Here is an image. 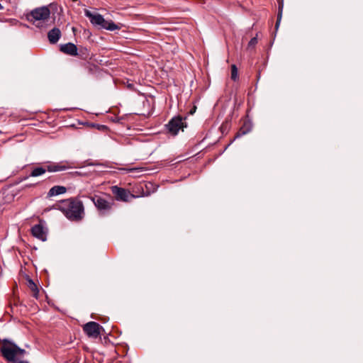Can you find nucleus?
Listing matches in <instances>:
<instances>
[{
    "label": "nucleus",
    "instance_id": "nucleus-18",
    "mask_svg": "<svg viewBox=\"0 0 363 363\" xmlns=\"http://www.w3.org/2000/svg\"><path fill=\"white\" fill-rule=\"evenodd\" d=\"M79 52L81 54H86L87 53V49L86 48H82L79 49Z\"/></svg>",
    "mask_w": 363,
    "mask_h": 363
},
{
    "label": "nucleus",
    "instance_id": "nucleus-9",
    "mask_svg": "<svg viewBox=\"0 0 363 363\" xmlns=\"http://www.w3.org/2000/svg\"><path fill=\"white\" fill-rule=\"evenodd\" d=\"M50 11L48 7L43 6L34 9L30 16L35 21H45L49 18Z\"/></svg>",
    "mask_w": 363,
    "mask_h": 363
},
{
    "label": "nucleus",
    "instance_id": "nucleus-1",
    "mask_svg": "<svg viewBox=\"0 0 363 363\" xmlns=\"http://www.w3.org/2000/svg\"><path fill=\"white\" fill-rule=\"evenodd\" d=\"M50 209L60 211L67 219L72 221H79L84 216L83 203L77 198L61 200L55 203Z\"/></svg>",
    "mask_w": 363,
    "mask_h": 363
},
{
    "label": "nucleus",
    "instance_id": "nucleus-3",
    "mask_svg": "<svg viewBox=\"0 0 363 363\" xmlns=\"http://www.w3.org/2000/svg\"><path fill=\"white\" fill-rule=\"evenodd\" d=\"M0 350L2 356L9 362H15L23 352L15 344L6 339L1 340Z\"/></svg>",
    "mask_w": 363,
    "mask_h": 363
},
{
    "label": "nucleus",
    "instance_id": "nucleus-19",
    "mask_svg": "<svg viewBox=\"0 0 363 363\" xmlns=\"http://www.w3.org/2000/svg\"><path fill=\"white\" fill-rule=\"evenodd\" d=\"M256 42H257V39H256L255 38H252V39H251V40H250V45H253V44H255Z\"/></svg>",
    "mask_w": 363,
    "mask_h": 363
},
{
    "label": "nucleus",
    "instance_id": "nucleus-15",
    "mask_svg": "<svg viewBox=\"0 0 363 363\" xmlns=\"http://www.w3.org/2000/svg\"><path fill=\"white\" fill-rule=\"evenodd\" d=\"M251 130V125L249 123L245 122L243 125L240 128L238 132L236 133L234 140L238 138L247 133Z\"/></svg>",
    "mask_w": 363,
    "mask_h": 363
},
{
    "label": "nucleus",
    "instance_id": "nucleus-8",
    "mask_svg": "<svg viewBox=\"0 0 363 363\" xmlns=\"http://www.w3.org/2000/svg\"><path fill=\"white\" fill-rule=\"evenodd\" d=\"M91 201L96 208L103 213L110 211L113 206V203L108 201L106 199L99 196H94L91 197Z\"/></svg>",
    "mask_w": 363,
    "mask_h": 363
},
{
    "label": "nucleus",
    "instance_id": "nucleus-24",
    "mask_svg": "<svg viewBox=\"0 0 363 363\" xmlns=\"http://www.w3.org/2000/svg\"><path fill=\"white\" fill-rule=\"evenodd\" d=\"M24 363H28V362H24Z\"/></svg>",
    "mask_w": 363,
    "mask_h": 363
},
{
    "label": "nucleus",
    "instance_id": "nucleus-21",
    "mask_svg": "<svg viewBox=\"0 0 363 363\" xmlns=\"http://www.w3.org/2000/svg\"><path fill=\"white\" fill-rule=\"evenodd\" d=\"M195 109H196V107L194 108V109H192V111H191V113H193L194 111H195Z\"/></svg>",
    "mask_w": 363,
    "mask_h": 363
},
{
    "label": "nucleus",
    "instance_id": "nucleus-4",
    "mask_svg": "<svg viewBox=\"0 0 363 363\" xmlns=\"http://www.w3.org/2000/svg\"><path fill=\"white\" fill-rule=\"evenodd\" d=\"M85 15L89 18L93 25L99 26L102 28L111 31L120 29L119 26L115 24L112 21H106L101 14H93L91 11L86 10Z\"/></svg>",
    "mask_w": 363,
    "mask_h": 363
},
{
    "label": "nucleus",
    "instance_id": "nucleus-5",
    "mask_svg": "<svg viewBox=\"0 0 363 363\" xmlns=\"http://www.w3.org/2000/svg\"><path fill=\"white\" fill-rule=\"evenodd\" d=\"M111 190L112 194H113L115 199L116 201H123V202H128L130 201V199L137 198L139 196H135L134 194H131L130 191L119 187L118 186H113L111 187Z\"/></svg>",
    "mask_w": 363,
    "mask_h": 363
},
{
    "label": "nucleus",
    "instance_id": "nucleus-10",
    "mask_svg": "<svg viewBox=\"0 0 363 363\" xmlns=\"http://www.w3.org/2000/svg\"><path fill=\"white\" fill-rule=\"evenodd\" d=\"M32 235L40 240L45 241L47 238V230L40 223L31 228Z\"/></svg>",
    "mask_w": 363,
    "mask_h": 363
},
{
    "label": "nucleus",
    "instance_id": "nucleus-22",
    "mask_svg": "<svg viewBox=\"0 0 363 363\" xmlns=\"http://www.w3.org/2000/svg\"><path fill=\"white\" fill-rule=\"evenodd\" d=\"M195 109H196V107L194 108V109H192V111H191V113H193L194 111H195Z\"/></svg>",
    "mask_w": 363,
    "mask_h": 363
},
{
    "label": "nucleus",
    "instance_id": "nucleus-17",
    "mask_svg": "<svg viewBox=\"0 0 363 363\" xmlns=\"http://www.w3.org/2000/svg\"><path fill=\"white\" fill-rule=\"evenodd\" d=\"M121 170L124 171L125 172H141L143 168L141 167H133V168H121Z\"/></svg>",
    "mask_w": 363,
    "mask_h": 363
},
{
    "label": "nucleus",
    "instance_id": "nucleus-23",
    "mask_svg": "<svg viewBox=\"0 0 363 363\" xmlns=\"http://www.w3.org/2000/svg\"><path fill=\"white\" fill-rule=\"evenodd\" d=\"M11 363H15V362H10ZM18 363H23V362H19Z\"/></svg>",
    "mask_w": 363,
    "mask_h": 363
},
{
    "label": "nucleus",
    "instance_id": "nucleus-13",
    "mask_svg": "<svg viewBox=\"0 0 363 363\" xmlns=\"http://www.w3.org/2000/svg\"><path fill=\"white\" fill-rule=\"evenodd\" d=\"M67 192V188L63 186H54L48 192L47 197L51 198L58 195L64 194Z\"/></svg>",
    "mask_w": 363,
    "mask_h": 363
},
{
    "label": "nucleus",
    "instance_id": "nucleus-14",
    "mask_svg": "<svg viewBox=\"0 0 363 363\" xmlns=\"http://www.w3.org/2000/svg\"><path fill=\"white\" fill-rule=\"evenodd\" d=\"M61 36V31L58 28H53L48 33L49 42L52 44L56 43Z\"/></svg>",
    "mask_w": 363,
    "mask_h": 363
},
{
    "label": "nucleus",
    "instance_id": "nucleus-7",
    "mask_svg": "<svg viewBox=\"0 0 363 363\" xmlns=\"http://www.w3.org/2000/svg\"><path fill=\"white\" fill-rule=\"evenodd\" d=\"M168 131L173 135H176L179 130L184 128L183 118L180 116L173 118L167 125Z\"/></svg>",
    "mask_w": 363,
    "mask_h": 363
},
{
    "label": "nucleus",
    "instance_id": "nucleus-2",
    "mask_svg": "<svg viewBox=\"0 0 363 363\" xmlns=\"http://www.w3.org/2000/svg\"><path fill=\"white\" fill-rule=\"evenodd\" d=\"M72 165L69 162H60L59 163H49L44 167H35L30 172V177H38L47 171L50 172H61L70 169Z\"/></svg>",
    "mask_w": 363,
    "mask_h": 363
},
{
    "label": "nucleus",
    "instance_id": "nucleus-11",
    "mask_svg": "<svg viewBox=\"0 0 363 363\" xmlns=\"http://www.w3.org/2000/svg\"><path fill=\"white\" fill-rule=\"evenodd\" d=\"M24 285L27 286L28 289L32 293V296L38 298V294L40 292L38 285L28 276H24Z\"/></svg>",
    "mask_w": 363,
    "mask_h": 363
},
{
    "label": "nucleus",
    "instance_id": "nucleus-20",
    "mask_svg": "<svg viewBox=\"0 0 363 363\" xmlns=\"http://www.w3.org/2000/svg\"><path fill=\"white\" fill-rule=\"evenodd\" d=\"M279 21H280V18H278V20H277V24H276V26H278V25H279Z\"/></svg>",
    "mask_w": 363,
    "mask_h": 363
},
{
    "label": "nucleus",
    "instance_id": "nucleus-12",
    "mask_svg": "<svg viewBox=\"0 0 363 363\" xmlns=\"http://www.w3.org/2000/svg\"><path fill=\"white\" fill-rule=\"evenodd\" d=\"M60 50L62 52L69 55H71V56H77L78 55V52H77L78 49H77V46L72 43H68L66 44L61 45Z\"/></svg>",
    "mask_w": 363,
    "mask_h": 363
},
{
    "label": "nucleus",
    "instance_id": "nucleus-6",
    "mask_svg": "<svg viewBox=\"0 0 363 363\" xmlns=\"http://www.w3.org/2000/svg\"><path fill=\"white\" fill-rule=\"evenodd\" d=\"M83 330L89 337L97 338L100 337L104 329L99 323L91 321L84 325Z\"/></svg>",
    "mask_w": 363,
    "mask_h": 363
},
{
    "label": "nucleus",
    "instance_id": "nucleus-16",
    "mask_svg": "<svg viewBox=\"0 0 363 363\" xmlns=\"http://www.w3.org/2000/svg\"><path fill=\"white\" fill-rule=\"evenodd\" d=\"M238 78V71L235 65H231V79L236 81Z\"/></svg>",
    "mask_w": 363,
    "mask_h": 363
}]
</instances>
